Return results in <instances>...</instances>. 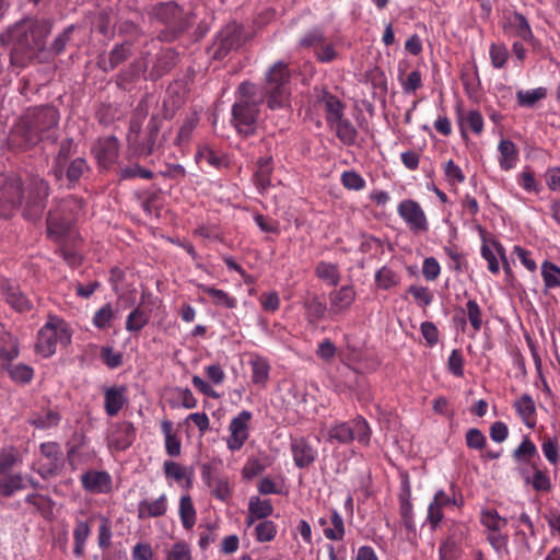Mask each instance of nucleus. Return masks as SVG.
I'll use <instances>...</instances> for the list:
<instances>
[{"instance_id": "79ce46f5", "label": "nucleus", "mask_w": 560, "mask_h": 560, "mask_svg": "<svg viewBox=\"0 0 560 560\" xmlns=\"http://www.w3.org/2000/svg\"><path fill=\"white\" fill-rule=\"evenodd\" d=\"M547 90L545 88H536L533 90H520L516 93L517 104L522 107H533L538 101L545 98Z\"/></svg>"}, {"instance_id": "9d476101", "label": "nucleus", "mask_w": 560, "mask_h": 560, "mask_svg": "<svg viewBox=\"0 0 560 560\" xmlns=\"http://www.w3.org/2000/svg\"><path fill=\"white\" fill-rule=\"evenodd\" d=\"M152 16L174 31H184L191 24L194 14L184 12L175 2H161L153 7Z\"/></svg>"}, {"instance_id": "a878e982", "label": "nucleus", "mask_w": 560, "mask_h": 560, "mask_svg": "<svg viewBox=\"0 0 560 560\" xmlns=\"http://www.w3.org/2000/svg\"><path fill=\"white\" fill-rule=\"evenodd\" d=\"M319 102L324 106L328 125L343 117V105L335 95L325 92Z\"/></svg>"}, {"instance_id": "f03ea898", "label": "nucleus", "mask_w": 560, "mask_h": 560, "mask_svg": "<svg viewBox=\"0 0 560 560\" xmlns=\"http://www.w3.org/2000/svg\"><path fill=\"white\" fill-rule=\"evenodd\" d=\"M48 194V185L43 178L32 177L23 189L20 177L0 175V215L10 217L25 200L23 214L35 220L42 214Z\"/></svg>"}, {"instance_id": "20e7f679", "label": "nucleus", "mask_w": 560, "mask_h": 560, "mask_svg": "<svg viewBox=\"0 0 560 560\" xmlns=\"http://www.w3.org/2000/svg\"><path fill=\"white\" fill-rule=\"evenodd\" d=\"M59 113L54 107H40L27 114L22 120V133L27 145H34L42 140L54 142Z\"/></svg>"}, {"instance_id": "603ef678", "label": "nucleus", "mask_w": 560, "mask_h": 560, "mask_svg": "<svg viewBox=\"0 0 560 560\" xmlns=\"http://www.w3.org/2000/svg\"><path fill=\"white\" fill-rule=\"evenodd\" d=\"M489 55L492 67L502 69L508 61L509 50L504 44H491Z\"/></svg>"}, {"instance_id": "f257e3e1", "label": "nucleus", "mask_w": 560, "mask_h": 560, "mask_svg": "<svg viewBox=\"0 0 560 560\" xmlns=\"http://www.w3.org/2000/svg\"><path fill=\"white\" fill-rule=\"evenodd\" d=\"M50 32V21L39 18H25L11 26L2 36V40L12 45V65L26 67L31 61L39 58L46 49V40Z\"/></svg>"}, {"instance_id": "2eb2a0df", "label": "nucleus", "mask_w": 560, "mask_h": 560, "mask_svg": "<svg viewBox=\"0 0 560 560\" xmlns=\"http://www.w3.org/2000/svg\"><path fill=\"white\" fill-rule=\"evenodd\" d=\"M291 452L294 465L298 468L310 467L317 457V450L304 438L293 439L291 441Z\"/></svg>"}, {"instance_id": "bb28decb", "label": "nucleus", "mask_w": 560, "mask_h": 560, "mask_svg": "<svg viewBox=\"0 0 560 560\" xmlns=\"http://www.w3.org/2000/svg\"><path fill=\"white\" fill-rule=\"evenodd\" d=\"M329 127L336 132L337 138L345 145L354 144L358 137V131L350 120L342 117L329 125Z\"/></svg>"}, {"instance_id": "680f3d73", "label": "nucleus", "mask_w": 560, "mask_h": 560, "mask_svg": "<svg viewBox=\"0 0 560 560\" xmlns=\"http://www.w3.org/2000/svg\"><path fill=\"white\" fill-rule=\"evenodd\" d=\"M542 453L547 460L552 464L557 465L559 462V444L557 439L555 438H547L542 445H541Z\"/></svg>"}, {"instance_id": "774afa93", "label": "nucleus", "mask_w": 560, "mask_h": 560, "mask_svg": "<svg viewBox=\"0 0 560 560\" xmlns=\"http://www.w3.org/2000/svg\"><path fill=\"white\" fill-rule=\"evenodd\" d=\"M375 281L380 288L387 290L396 284V276L390 269L384 267L376 272Z\"/></svg>"}, {"instance_id": "6ab92c4d", "label": "nucleus", "mask_w": 560, "mask_h": 560, "mask_svg": "<svg viewBox=\"0 0 560 560\" xmlns=\"http://www.w3.org/2000/svg\"><path fill=\"white\" fill-rule=\"evenodd\" d=\"M83 488L93 493H107L112 489V477L106 471L90 470L81 476Z\"/></svg>"}, {"instance_id": "ea45409f", "label": "nucleus", "mask_w": 560, "mask_h": 560, "mask_svg": "<svg viewBox=\"0 0 560 560\" xmlns=\"http://www.w3.org/2000/svg\"><path fill=\"white\" fill-rule=\"evenodd\" d=\"M541 277L546 290L560 288V267L556 264L545 260L541 264Z\"/></svg>"}, {"instance_id": "6e6d98bb", "label": "nucleus", "mask_w": 560, "mask_h": 560, "mask_svg": "<svg viewBox=\"0 0 560 560\" xmlns=\"http://www.w3.org/2000/svg\"><path fill=\"white\" fill-rule=\"evenodd\" d=\"M535 455H537V448L528 438H525L513 453L516 460L525 463H528Z\"/></svg>"}, {"instance_id": "5fc2aeb1", "label": "nucleus", "mask_w": 560, "mask_h": 560, "mask_svg": "<svg viewBox=\"0 0 560 560\" xmlns=\"http://www.w3.org/2000/svg\"><path fill=\"white\" fill-rule=\"evenodd\" d=\"M404 93L413 94L422 86V74L420 70H412L405 79L399 78Z\"/></svg>"}, {"instance_id": "c03bdc74", "label": "nucleus", "mask_w": 560, "mask_h": 560, "mask_svg": "<svg viewBox=\"0 0 560 560\" xmlns=\"http://www.w3.org/2000/svg\"><path fill=\"white\" fill-rule=\"evenodd\" d=\"M150 319V315L147 311L137 307L127 316L126 329L130 332L140 331Z\"/></svg>"}, {"instance_id": "37998d69", "label": "nucleus", "mask_w": 560, "mask_h": 560, "mask_svg": "<svg viewBox=\"0 0 560 560\" xmlns=\"http://www.w3.org/2000/svg\"><path fill=\"white\" fill-rule=\"evenodd\" d=\"M330 523L332 527L324 529L325 537L329 540H342L346 533L345 523L342 516L336 510H331Z\"/></svg>"}, {"instance_id": "f3484780", "label": "nucleus", "mask_w": 560, "mask_h": 560, "mask_svg": "<svg viewBox=\"0 0 560 560\" xmlns=\"http://www.w3.org/2000/svg\"><path fill=\"white\" fill-rule=\"evenodd\" d=\"M127 387L124 385H115L104 389V408L109 417L118 415V412L127 404Z\"/></svg>"}, {"instance_id": "69168bd1", "label": "nucleus", "mask_w": 560, "mask_h": 560, "mask_svg": "<svg viewBox=\"0 0 560 560\" xmlns=\"http://www.w3.org/2000/svg\"><path fill=\"white\" fill-rule=\"evenodd\" d=\"M197 124L198 118L195 115L187 117L178 131L176 143L182 144L188 141Z\"/></svg>"}, {"instance_id": "0e129e2a", "label": "nucleus", "mask_w": 560, "mask_h": 560, "mask_svg": "<svg viewBox=\"0 0 560 560\" xmlns=\"http://www.w3.org/2000/svg\"><path fill=\"white\" fill-rule=\"evenodd\" d=\"M101 357L109 369H116L122 363V353L114 351L110 347H103L101 349Z\"/></svg>"}, {"instance_id": "7c9ffc66", "label": "nucleus", "mask_w": 560, "mask_h": 560, "mask_svg": "<svg viewBox=\"0 0 560 560\" xmlns=\"http://www.w3.org/2000/svg\"><path fill=\"white\" fill-rule=\"evenodd\" d=\"M305 316L308 323L315 324L323 319L327 312V305L317 296L305 300Z\"/></svg>"}, {"instance_id": "393cba45", "label": "nucleus", "mask_w": 560, "mask_h": 560, "mask_svg": "<svg viewBox=\"0 0 560 560\" xmlns=\"http://www.w3.org/2000/svg\"><path fill=\"white\" fill-rule=\"evenodd\" d=\"M26 487L25 478L22 474L0 475V495L4 498L12 497L15 492Z\"/></svg>"}, {"instance_id": "5701e85b", "label": "nucleus", "mask_w": 560, "mask_h": 560, "mask_svg": "<svg viewBox=\"0 0 560 560\" xmlns=\"http://www.w3.org/2000/svg\"><path fill=\"white\" fill-rule=\"evenodd\" d=\"M167 497L165 493L161 494L154 501L142 500L138 504V517L140 520L160 517L167 512Z\"/></svg>"}, {"instance_id": "e2e57ef3", "label": "nucleus", "mask_w": 560, "mask_h": 560, "mask_svg": "<svg viewBox=\"0 0 560 560\" xmlns=\"http://www.w3.org/2000/svg\"><path fill=\"white\" fill-rule=\"evenodd\" d=\"M114 19L113 10H102L96 20L98 31L104 35H108L114 26Z\"/></svg>"}, {"instance_id": "7ed1b4c3", "label": "nucleus", "mask_w": 560, "mask_h": 560, "mask_svg": "<svg viewBox=\"0 0 560 560\" xmlns=\"http://www.w3.org/2000/svg\"><path fill=\"white\" fill-rule=\"evenodd\" d=\"M264 101L262 93L256 84L243 82L237 89L236 101L232 106L231 122L236 131L245 137L257 130L259 105Z\"/></svg>"}, {"instance_id": "a18cd8bd", "label": "nucleus", "mask_w": 560, "mask_h": 560, "mask_svg": "<svg viewBox=\"0 0 560 560\" xmlns=\"http://www.w3.org/2000/svg\"><path fill=\"white\" fill-rule=\"evenodd\" d=\"M4 370L8 371L12 381H14L16 383H21V384L31 382L34 376L33 369L30 365L23 364V363L15 364V365H12L11 363H9V369H4Z\"/></svg>"}, {"instance_id": "864d4df0", "label": "nucleus", "mask_w": 560, "mask_h": 560, "mask_svg": "<svg viewBox=\"0 0 560 560\" xmlns=\"http://www.w3.org/2000/svg\"><path fill=\"white\" fill-rule=\"evenodd\" d=\"M277 534V527L272 521H261L255 526L256 539L259 542L271 541Z\"/></svg>"}, {"instance_id": "338daca9", "label": "nucleus", "mask_w": 560, "mask_h": 560, "mask_svg": "<svg viewBox=\"0 0 560 560\" xmlns=\"http://www.w3.org/2000/svg\"><path fill=\"white\" fill-rule=\"evenodd\" d=\"M163 469H164L165 476L175 481H180L186 475L185 467H183L180 464L173 462V460L164 462Z\"/></svg>"}, {"instance_id": "1a4fd4ad", "label": "nucleus", "mask_w": 560, "mask_h": 560, "mask_svg": "<svg viewBox=\"0 0 560 560\" xmlns=\"http://www.w3.org/2000/svg\"><path fill=\"white\" fill-rule=\"evenodd\" d=\"M81 208L82 205L79 199L74 197L63 199L58 210L50 211L48 214L47 225L49 233H61L68 230Z\"/></svg>"}, {"instance_id": "e433bc0d", "label": "nucleus", "mask_w": 560, "mask_h": 560, "mask_svg": "<svg viewBox=\"0 0 560 560\" xmlns=\"http://www.w3.org/2000/svg\"><path fill=\"white\" fill-rule=\"evenodd\" d=\"M248 512L255 515L258 520H264L272 515L273 506L268 499H260L258 495H253L248 501Z\"/></svg>"}, {"instance_id": "cd10ccee", "label": "nucleus", "mask_w": 560, "mask_h": 560, "mask_svg": "<svg viewBox=\"0 0 560 560\" xmlns=\"http://www.w3.org/2000/svg\"><path fill=\"white\" fill-rule=\"evenodd\" d=\"M61 420V415L56 409H46L35 412L30 418V423L37 429L47 430L57 427Z\"/></svg>"}, {"instance_id": "c85d7f7f", "label": "nucleus", "mask_w": 560, "mask_h": 560, "mask_svg": "<svg viewBox=\"0 0 560 560\" xmlns=\"http://www.w3.org/2000/svg\"><path fill=\"white\" fill-rule=\"evenodd\" d=\"M252 368V381L254 384L266 387L269 380L270 365L266 359L256 355L249 361Z\"/></svg>"}, {"instance_id": "39448f33", "label": "nucleus", "mask_w": 560, "mask_h": 560, "mask_svg": "<svg viewBox=\"0 0 560 560\" xmlns=\"http://www.w3.org/2000/svg\"><path fill=\"white\" fill-rule=\"evenodd\" d=\"M290 71L282 61L276 62L266 73L262 97L268 108L290 110Z\"/></svg>"}, {"instance_id": "b1692460", "label": "nucleus", "mask_w": 560, "mask_h": 560, "mask_svg": "<svg viewBox=\"0 0 560 560\" xmlns=\"http://www.w3.org/2000/svg\"><path fill=\"white\" fill-rule=\"evenodd\" d=\"M498 151L500 153L499 165L503 171L514 168L518 161V150L515 143L509 139H502L499 142Z\"/></svg>"}, {"instance_id": "72a5a7b5", "label": "nucleus", "mask_w": 560, "mask_h": 560, "mask_svg": "<svg viewBox=\"0 0 560 560\" xmlns=\"http://www.w3.org/2000/svg\"><path fill=\"white\" fill-rule=\"evenodd\" d=\"M161 429L165 439L166 453L172 457L179 456L182 452V443L173 433V423L170 420H164L161 423Z\"/></svg>"}, {"instance_id": "4c0bfd02", "label": "nucleus", "mask_w": 560, "mask_h": 560, "mask_svg": "<svg viewBox=\"0 0 560 560\" xmlns=\"http://www.w3.org/2000/svg\"><path fill=\"white\" fill-rule=\"evenodd\" d=\"M91 534L89 524L84 521H78L73 529L74 548L73 553L80 558L84 553L85 542Z\"/></svg>"}, {"instance_id": "f8f14e48", "label": "nucleus", "mask_w": 560, "mask_h": 560, "mask_svg": "<svg viewBox=\"0 0 560 560\" xmlns=\"http://www.w3.org/2000/svg\"><path fill=\"white\" fill-rule=\"evenodd\" d=\"M253 413L248 410H242L233 417L229 423V435L226 436V447L231 452L240 451L249 438V425Z\"/></svg>"}, {"instance_id": "4be33fe9", "label": "nucleus", "mask_w": 560, "mask_h": 560, "mask_svg": "<svg viewBox=\"0 0 560 560\" xmlns=\"http://www.w3.org/2000/svg\"><path fill=\"white\" fill-rule=\"evenodd\" d=\"M136 439V429L130 422H121L117 424L112 433L109 444L118 451L127 450Z\"/></svg>"}, {"instance_id": "2f4dec72", "label": "nucleus", "mask_w": 560, "mask_h": 560, "mask_svg": "<svg viewBox=\"0 0 560 560\" xmlns=\"http://www.w3.org/2000/svg\"><path fill=\"white\" fill-rule=\"evenodd\" d=\"M178 513L184 528L191 529L196 524L197 514L189 494L180 497Z\"/></svg>"}, {"instance_id": "473e14b6", "label": "nucleus", "mask_w": 560, "mask_h": 560, "mask_svg": "<svg viewBox=\"0 0 560 560\" xmlns=\"http://www.w3.org/2000/svg\"><path fill=\"white\" fill-rule=\"evenodd\" d=\"M3 292L5 295L7 302L15 308L18 312H24L31 308L30 301L20 291L18 287H14L11 283H8L3 287Z\"/></svg>"}, {"instance_id": "c9c22d12", "label": "nucleus", "mask_w": 560, "mask_h": 560, "mask_svg": "<svg viewBox=\"0 0 560 560\" xmlns=\"http://www.w3.org/2000/svg\"><path fill=\"white\" fill-rule=\"evenodd\" d=\"M444 179L446 183L454 188H457L459 185H462L465 179V173L462 170V167L456 164L453 160H448L443 163L442 165Z\"/></svg>"}, {"instance_id": "bf43d9fd", "label": "nucleus", "mask_w": 560, "mask_h": 560, "mask_svg": "<svg viewBox=\"0 0 560 560\" xmlns=\"http://www.w3.org/2000/svg\"><path fill=\"white\" fill-rule=\"evenodd\" d=\"M408 292L413 296L416 303L421 307L430 305L433 301V294L425 287L410 285Z\"/></svg>"}, {"instance_id": "aec40b11", "label": "nucleus", "mask_w": 560, "mask_h": 560, "mask_svg": "<svg viewBox=\"0 0 560 560\" xmlns=\"http://www.w3.org/2000/svg\"><path fill=\"white\" fill-rule=\"evenodd\" d=\"M19 355V347L15 338L0 325V369H9Z\"/></svg>"}, {"instance_id": "49530a36", "label": "nucleus", "mask_w": 560, "mask_h": 560, "mask_svg": "<svg viewBox=\"0 0 560 560\" xmlns=\"http://www.w3.org/2000/svg\"><path fill=\"white\" fill-rule=\"evenodd\" d=\"M195 159L199 164H207L214 168H220L223 165V161H222L221 156H219L208 145L200 147L196 153Z\"/></svg>"}, {"instance_id": "0eeeda50", "label": "nucleus", "mask_w": 560, "mask_h": 560, "mask_svg": "<svg viewBox=\"0 0 560 560\" xmlns=\"http://www.w3.org/2000/svg\"><path fill=\"white\" fill-rule=\"evenodd\" d=\"M325 436L330 444H349L357 440L362 445H369L371 428L363 417L358 416L351 421L336 422L327 428Z\"/></svg>"}, {"instance_id": "6e6552de", "label": "nucleus", "mask_w": 560, "mask_h": 560, "mask_svg": "<svg viewBox=\"0 0 560 560\" xmlns=\"http://www.w3.org/2000/svg\"><path fill=\"white\" fill-rule=\"evenodd\" d=\"M63 467L61 447L56 442H45L39 445V457L36 471L48 479L57 476Z\"/></svg>"}, {"instance_id": "ddd939ff", "label": "nucleus", "mask_w": 560, "mask_h": 560, "mask_svg": "<svg viewBox=\"0 0 560 560\" xmlns=\"http://www.w3.org/2000/svg\"><path fill=\"white\" fill-rule=\"evenodd\" d=\"M479 230L482 238L481 256L488 262V270L493 275H498L500 272V262L497 256L504 260L505 249L499 242L486 238L485 231L481 228Z\"/></svg>"}, {"instance_id": "412c9836", "label": "nucleus", "mask_w": 560, "mask_h": 560, "mask_svg": "<svg viewBox=\"0 0 560 560\" xmlns=\"http://www.w3.org/2000/svg\"><path fill=\"white\" fill-rule=\"evenodd\" d=\"M513 407L527 428L534 429L536 427V404L530 395H521L513 402Z\"/></svg>"}, {"instance_id": "a211bd4d", "label": "nucleus", "mask_w": 560, "mask_h": 560, "mask_svg": "<svg viewBox=\"0 0 560 560\" xmlns=\"http://www.w3.org/2000/svg\"><path fill=\"white\" fill-rule=\"evenodd\" d=\"M505 30L512 35L520 37L521 39L530 43L532 45L537 43L528 21L520 12H513L506 19Z\"/></svg>"}, {"instance_id": "a19ab883", "label": "nucleus", "mask_w": 560, "mask_h": 560, "mask_svg": "<svg viewBox=\"0 0 560 560\" xmlns=\"http://www.w3.org/2000/svg\"><path fill=\"white\" fill-rule=\"evenodd\" d=\"M480 522L489 532L502 530L508 524V520L501 517L494 509H482Z\"/></svg>"}, {"instance_id": "8fccbe9b", "label": "nucleus", "mask_w": 560, "mask_h": 560, "mask_svg": "<svg viewBox=\"0 0 560 560\" xmlns=\"http://www.w3.org/2000/svg\"><path fill=\"white\" fill-rule=\"evenodd\" d=\"M258 170L256 172V177L258 180V184L266 188L270 185L269 176L272 173V158L271 156H264L260 158L257 162Z\"/></svg>"}, {"instance_id": "423d86ee", "label": "nucleus", "mask_w": 560, "mask_h": 560, "mask_svg": "<svg viewBox=\"0 0 560 560\" xmlns=\"http://www.w3.org/2000/svg\"><path fill=\"white\" fill-rule=\"evenodd\" d=\"M70 341L71 331L68 324L57 316H49L38 331L36 351L42 357L48 358L56 352L58 345L67 346Z\"/></svg>"}, {"instance_id": "09e8293b", "label": "nucleus", "mask_w": 560, "mask_h": 560, "mask_svg": "<svg viewBox=\"0 0 560 560\" xmlns=\"http://www.w3.org/2000/svg\"><path fill=\"white\" fill-rule=\"evenodd\" d=\"M19 460L18 451L13 446L3 447L0 451V475L10 474V470Z\"/></svg>"}, {"instance_id": "58836bf2", "label": "nucleus", "mask_w": 560, "mask_h": 560, "mask_svg": "<svg viewBox=\"0 0 560 560\" xmlns=\"http://www.w3.org/2000/svg\"><path fill=\"white\" fill-rule=\"evenodd\" d=\"M399 511L406 529L409 533H416V522L409 493L399 497Z\"/></svg>"}, {"instance_id": "f704fd0d", "label": "nucleus", "mask_w": 560, "mask_h": 560, "mask_svg": "<svg viewBox=\"0 0 560 560\" xmlns=\"http://www.w3.org/2000/svg\"><path fill=\"white\" fill-rule=\"evenodd\" d=\"M315 273L322 281L336 287L340 281V272L337 265L327 261H319L315 268Z\"/></svg>"}, {"instance_id": "13d9d810", "label": "nucleus", "mask_w": 560, "mask_h": 560, "mask_svg": "<svg viewBox=\"0 0 560 560\" xmlns=\"http://www.w3.org/2000/svg\"><path fill=\"white\" fill-rule=\"evenodd\" d=\"M166 560H191V550L187 542H175L166 553Z\"/></svg>"}, {"instance_id": "dca6fc26", "label": "nucleus", "mask_w": 560, "mask_h": 560, "mask_svg": "<svg viewBox=\"0 0 560 560\" xmlns=\"http://www.w3.org/2000/svg\"><path fill=\"white\" fill-rule=\"evenodd\" d=\"M118 140L113 136L98 139L92 148V152L98 163L104 166L115 162L118 156Z\"/></svg>"}, {"instance_id": "4468645a", "label": "nucleus", "mask_w": 560, "mask_h": 560, "mask_svg": "<svg viewBox=\"0 0 560 560\" xmlns=\"http://www.w3.org/2000/svg\"><path fill=\"white\" fill-rule=\"evenodd\" d=\"M357 298L355 290L352 285H343L340 289L329 293V313L330 315H339L347 312L354 303Z\"/></svg>"}, {"instance_id": "de8ad7c7", "label": "nucleus", "mask_w": 560, "mask_h": 560, "mask_svg": "<svg viewBox=\"0 0 560 560\" xmlns=\"http://www.w3.org/2000/svg\"><path fill=\"white\" fill-rule=\"evenodd\" d=\"M340 182L346 189L360 191L364 189L365 179L353 170L345 171L340 176Z\"/></svg>"}, {"instance_id": "3c124183", "label": "nucleus", "mask_w": 560, "mask_h": 560, "mask_svg": "<svg viewBox=\"0 0 560 560\" xmlns=\"http://www.w3.org/2000/svg\"><path fill=\"white\" fill-rule=\"evenodd\" d=\"M114 318V310L110 304H105L98 308L93 316V325L98 329H107L110 327Z\"/></svg>"}, {"instance_id": "9b49d317", "label": "nucleus", "mask_w": 560, "mask_h": 560, "mask_svg": "<svg viewBox=\"0 0 560 560\" xmlns=\"http://www.w3.org/2000/svg\"><path fill=\"white\" fill-rule=\"evenodd\" d=\"M397 213L413 234H422L429 231V222L424 210L413 199H404L397 207Z\"/></svg>"}, {"instance_id": "c756f323", "label": "nucleus", "mask_w": 560, "mask_h": 560, "mask_svg": "<svg viewBox=\"0 0 560 560\" xmlns=\"http://www.w3.org/2000/svg\"><path fill=\"white\" fill-rule=\"evenodd\" d=\"M199 289L211 298V301L217 306H222L226 308H234L237 305V301L235 298L231 296L228 292L215 289L210 285L201 284Z\"/></svg>"}, {"instance_id": "4d7b16f0", "label": "nucleus", "mask_w": 560, "mask_h": 560, "mask_svg": "<svg viewBox=\"0 0 560 560\" xmlns=\"http://www.w3.org/2000/svg\"><path fill=\"white\" fill-rule=\"evenodd\" d=\"M466 314L475 331H479L482 326V314L478 303L475 300H468L466 303Z\"/></svg>"}, {"instance_id": "052dcab7", "label": "nucleus", "mask_w": 560, "mask_h": 560, "mask_svg": "<svg viewBox=\"0 0 560 560\" xmlns=\"http://www.w3.org/2000/svg\"><path fill=\"white\" fill-rule=\"evenodd\" d=\"M447 370L456 377L464 375V357L459 350L454 349L451 352L447 360Z\"/></svg>"}]
</instances>
